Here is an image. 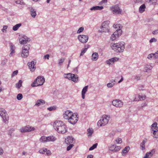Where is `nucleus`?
I'll list each match as a JSON object with an SVG mask.
<instances>
[{
    "instance_id": "f257e3e1",
    "label": "nucleus",
    "mask_w": 158,
    "mask_h": 158,
    "mask_svg": "<svg viewBox=\"0 0 158 158\" xmlns=\"http://www.w3.org/2000/svg\"><path fill=\"white\" fill-rule=\"evenodd\" d=\"M53 126L55 130L60 133H65L67 131L66 126L63 122L60 121H56L54 123Z\"/></svg>"
},
{
    "instance_id": "f03ea898",
    "label": "nucleus",
    "mask_w": 158,
    "mask_h": 158,
    "mask_svg": "<svg viewBox=\"0 0 158 158\" xmlns=\"http://www.w3.org/2000/svg\"><path fill=\"white\" fill-rule=\"evenodd\" d=\"M125 43L122 42L117 44H114L111 47L113 50L117 52H123L125 48Z\"/></svg>"
},
{
    "instance_id": "7ed1b4c3",
    "label": "nucleus",
    "mask_w": 158,
    "mask_h": 158,
    "mask_svg": "<svg viewBox=\"0 0 158 158\" xmlns=\"http://www.w3.org/2000/svg\"><path fill=\"white\" fill-rule=\"evenodd\" d=\"M121 25L120 24H114L113 27L114 28H117L119 27V29H118L116 31H115L110 37V39L111 40L113 41L115 40L118 38L119 35H120L122 34V30L120 29Z\"/></svg>"
},
{
    "instance_id": "20e7f679",
    "label": "nucleus",
    "mask_w": 158,
    "mask_h": 158,
    "mask_svg": "<svg viewBox=\"0 0 158 158\" xmlns=\"http://www.w3.org/2000/svg\"><path fill=\"white\" fill-rule=\"evenodd\" d=\"M45 81L44 77L42 76H39L34 81V82L32 83L31 86L32 87L42 85Z\"/></svg>"
},
{
    "instance_id": "39448f33",
    "label": "nucleus",
    "mask_w": 158,
    "mask_h": 158,
    "mask_svg": "<svg viewBox=\"0 0 158 158\" xmlns=\"http://www.w3.org/2000/svg\"><path fill=\"white\" fill-rule=\"evenodd\" d=\"M30 48V45L29 44L23 45L21 53L22 57L24 58H26L28 56Z\"/></svg>"
},
{
    "instance_id": "423d86ee",
    "label": "nucleus",
    "mask_w": 158,
    "mask_h": 158,
    "mask_svg": "<svg viewBox=\"0 0 158 158\" xmlns=\"http://www.w3.org/2000/svg\"><path fill=\"white\" fill-rule=\"evenodd\" d=\"M0 115L2 118L3 121L5 123H8V116L6 110L3 108H0Z\"/></svg>"
},
{
    "instance_id": "0eeeda50",
    "label": "nucleus",
    "mask_w": 158,
    "mask_h": 158,
    "mask_svg": "<svg viewBox=\"0 0 158 158\" xmlns=\"http://www.w3.org/2000/svg\"><path fill=\"white\" fill-rule=\"evenodd\" d=\"M109 23L110 22L108 21H105L102 23L101 27L102 32H106L109 31Z\"/></svg>"
},
{
    "instance_id": "6e6552de",
    "label": "nucleus",
    "mask_w": 158,
    "mask_h": 158,
    "mask_svg": "<svg viewBox=\"0 0 158 158\" xmlns=\"http://www.w3.org/2000/svg\"><path fill=\"white\" fill-rule=\"evenodd\" d=\"M78 116L77 114H73L68 119L69 122L72 124H75L78 120Z\"/></svg>"
},
{
    "instance_id": "1a4fd4ad",
    "label": "nucleus",
    "mask_w": 158,
    "mask_h": 158,
    "mask_svg": "<svg viewBox=\"0 0 158 158\" xmlns=\"http://www.w3.org/2000/svg\"><path fill=\"white\" fill-rule=\"evenodd\" d=\"M77 38L81 42L84 44L87 42L89 37L87 35H81L78 36Z\"/></svg>"
},
{
    "instance_id": "9d476101",
    "label": "nucleus",
    "mask_w": 158,
    "mask_h": 158,
    "mask_svg": "<svg viewBox=\"0 0 158 158\" xmlns=\"http://www.w3.org/2000/svg\"><path fill=\"white\" fill-rule=\"evenodd\" d=\"M112 104L117 107H121L123 105V102L119 99H116L112 102Z\"/></svg>"
},
{
    "instance_id": "9b49d317",
    "label": "nucleus",
    "mask_w": 158,
    "mask_h": 158,
    "mask_svg": "<svg viewBox=\"0 0 158 158\" xmlns=\"http://www.w3.org/2000/svg\"><path fill=\"white\" fill-rule=\"evenodd\" d=\"M36 64V60L32 61L31 62H28L27 65L30 70L31 72H34L36 69L35 64Z\"/></svg>"
},
{
    "instance_id": "f8f14e48",
    "label": "nucleus",
    "mask_w": 158,
    "mask_h": 158,
    "mask_svg": "<svg viewBox=\"0 0 158 158\" xmlns=\"http://www.w3.org/2000/svg\"><path fill=\"white\" fill-rule=\"evenodd\" d=\"M112 10L114 14H118L121 13L122 10L119 9L118 5H116L112 7Z\"/></svg>"
},
{
    "instance_id": "ddd939ff",
    "label": "nucleus",
    "mask_w": 158,
    "mask_h": 158,
    "mask_svg": "<svg viewBox=\"0 0 158 158\" xmlns=\"http://www.w3.org/2000/svg\"><path fill=\"white\" fill-rule=\"evenodd\" d=\"M35 130V128L31 127L29 126H27L24 127L20 129V131L22 132H29L32 131H34Z\"/></svg>"
},
{
    "instance_id": "4468645a",
    "label": "nucleus",
    "mask_w": 158,
    "mask_h": 158,
    "mask_svg": "<svg viewBox=\"0 0 158 158\" xmlns=\"http://www.w3.org/2000/svg\"><path fill=\"white\" fill-rule=\"evenodd\" d=\"M73 114V113L71 111L67 110L63 114V116L64 119L68 120Z\"/></svg>"
},
{
    "instance_id": "2eb2a0df",
    "label": "nucleus",
    "mask_w": 158,
    "mask_h": 158,
    "mask_svg": "<svg viewBox=\"0 0 158 158\" xmlns=\"http://www.w3.org/2000/svg\"><path fill=\"white\" fill-rule=\"evenodd\" d=\"M65 143L68 145L75 142L74 139L72 136H69L65 139Z\"/></svg>"
},
{
    "instance_id": "dca6fc26",
    "label": "nucleus",
    "mask_w": 158,
    "mask_h": 158,
    "mask_svg": "<svg viewBox=\"0 0 158 158\" xmlns=\"http://www.w3.org/2000/svg\"><path fill=\"white\" fill-rule=\"evenodd\" d=\"M20 44H26L27 42L30 41V39L27 36H23V37L19 40Z\"/></svg>"
},
{
    "instance_id": "f3484780",
    "label": "nucleus",
    "mask_w": 158,
    "mask_h": 158,
    "mask_svg": "<svg viewBox=\"0 0 158 158\" xmlns=\"http://www.w3.org/2000/svg\"><path fill=\"white\" fill-rule=\"evenodd\" d=\"M110 118V116L106 115H105V116L102 118V119L101 120L102 122L103 125L105 126L108 123Z\"/></svg>"
},
{
    "instance_id": "a211bd4d",
    "label": "nucleus",
    "mask_w": 158,
    "mask_h": 158,
    "mask_svg": "<svg viewBox=\"0 0 158 158\" xmlns=\"http://www.w3.org/2000/svg\"><path fill=\"white\" fill-rule=\"evenodd\" d=\"M118 59L117 57L113 58L106 60V63L107 64L109 65H112L113 64L115 61L118 60Z\"/></svg>"
},
{
    "instance_id": "6ab92c4d",
    "label": "nucleus",
    "mask_w": 158,
    "mask_h": 158,
    "mask_svg": "<svg viewBox=\"0 0 158 158\" xmlns=\"http://www.w3.org/2000/svg\"><path fill=\"white\" fill-rule=\"evenodd\" d=\"M157 124L156 122H155L152 124L151 129V133L154 132L155 131H158V127L157 126Z\"/></svg>"
},
{
    "instance_id": "aec40b11",
    "label": "nucleus",
    "mask_w": 158,
    "mask_h": 158,
    "mask_svg": "<svg viewBox=\"0 0 158 158\" xmlns=\"http://www.w3.org/2000/svg\"><path fill=\"white\" fill-rule=\"evenodd\" d=\"M29 9L31 16L35 18L36 15V10L33 7H29Z\"/></svg>"
},
{
    "instance_id": "412c9836",
    "label": "nucleus",
    "mask_w": 158,
    "mask_h": 158,
    "mask_svg": "<svg viewBox=\"0 0 158 158\" xmlns=\"http://www.w3.org/2000/svg\"><path fill=\"white\" fill-rule=\"evenodd\" d=\"M10 53L9 55V56H12L13 54L15 52V47L14 45L12 43H10Z\"/></svg>"
},
{
    "instance_id": "4be33fe9",
    "label": "nucleus",
    "mask_w": 158,
    "mask_h": 158,
    "mask_svg": "<svg viewBox=\"0 0 158 158\" xmlns=\"http://www.w3.org/2000/svg\"><path fill=\"white\" fill-rule=\"evenodd\" d=\"M72 79L71 80L75 82H77L78 81V75L76 74H72Z\"/></svg>"
},
{
    "instance_id": "5701e85b",
    "label": "nucleus",
    "mask_w": 158,
    "mask_h": 158,
    "mask_svg": "<svg viewBox=\"0 0 158 158\" xmlns=\"http://www.w3.org/2000/svg\"><path fill=\"white\" fill-rule=\"evenodd\" d=\"M45 103V101L43 99H39L36 102L35 105L39 106L40 105H42L44 104Z\"/></svg>"
},
{
    "instance_id": "b1692460",
    "label": "nucleus",
    "mask_w": 158,
    "mask_h": 158,
    "mask_svg": "<svg viewBox=\"0 0 158 158\" xmlns=\"http://www.w3.org/2000/svg\"><path fill=\"white\" fill-rule=\"evenodd\" d=\"M92 60L93 61H96L98 58V55L97 52H94L93 53L92 56Z\"/></svg>"
},
{
    "instance_id": "393cba45",
    "label": "nucleus",
    "mask_w": 158,
    "mask_h": 158,
    "mask_svg": "<svg viewBox=\"0 0 158 158\" xmlns=\"http://www.w3.org/2000/svg\"><path fill=\"white\" fill-rule=\"evenodd\" d=\"M146 6L145 4L142 5L139 8V12L140 13H143L145 11Z\"/></svg>"
},
{
    "instance_id": "a878e982",
    "label": "nucleus",
    "mask_w": 158,
    "mask_h": 158,
    "mask_svg": "<svg viewBox=\"0 0 158 158\" xmlns=\"http://www.w3.org/2000/svg\"><path fill=\"white\" fill-rule=\"evenodd\" d=\"M103 7L102 6H93L90 9L91 10H101L103 9Z\"/></svg>"
},
{
    "instance_id": "bb28decb",
    "label": "nucleus",
    "mask_w": 158,
    "mask_h": 158,
    "mask_svg": "<svg viewBox=\"0 0 158 158\" xmlns=\"http://www.w3.org/2000/svg\"><path fill=\"white\" fill-rule=\"evenodd\" d=\"M146 96L145 95H139L138 96V98L139 99H138L137 98H135L134 99V101H139L144 100L146 98Z\"/></svg>"
},
{
    "instance_id": "cd10ccee",
    "label": "nucleus",
    "mask_w": 158,
    "mask_h": 158,
    "mask_svg": "<svg viewBox=\"0 0 158 158\" xmlns=\"http://www.w3.org/2000/svg\"><path fill=\"white\" fill-rule=\"evenodd\" d=\"M72 74L71 73H69L67 74H64V78L68 79L69 80H71L72 79Z\"/></svg>"
},
{
    "instance_id": "c85d7f7f",
    "label": "nucleus",
    "mask_w": 158,
    "mask_h": 158,
    "mask_svg": "<svg viewBox=\"0 0 158 158\" xmlns=\"http://www.w3.org/2000/svg\"><path fill=\"white\" fill-rule=\"evenodd\" d=\"M56 139V138L53 136H50L47 137V142L54 141Z\"/></svg>"
},
{
    "instance_id": "c756f323",
    "label": "nucleus",
    "mask_w": 158,
    "mask_h": 158,
    "mask_svg": "<svg viewBox=\"0 0 158 158\" xmlns=\"http://www.w3.org/2000/svg\"><path fill=\"white\" fill-rule=\"evenodd\" d=\"M130 149L129 147L128 146L126 147L123 150L122 153L123 155H125V154L128 152Z\"/></svg>"
},
{
    "instance_id": "7c9ffc66",
    "label": "nucleus",
    "mask_w": 158,
    "mask_h": 158,
    "mask_svg": "<svg viewBox=\"0 0 158 158\" xmlns=\"http://www.w3.org/2000/svg\"><path fill=\"white\" fill-rule=\"evenodd\" d=\"M22 25L21 23H19L16 24L13 27V30L14 31H17L18 28Z\"/></svg>"
},
{
    "instance_id": "2f4dec72",
    "label": "nucleus",
    "mask_w": 158,
    "mask_h": 158,
    "mask_svg": "<svg viewBox=\"0 0 158 158\" xmlns=\"http://www.w3.org/2000/svg\"><path fill=\"white\" fill-rule=\"evenodd\" d=\"M146 139H145L143 140L142 142L141 143L140 146L142 148V150H143L145 149V144L146 142Z\"/></svg>"
},
{
    "instance_id": "473e14b6",
    "label": "nucleus",
    "mask_w": 158,
    "mask_h": 158,
    "mask_svg": "<svg viewBox=\"0 0 158 158\" xmlns=\"http://www.w3.org/2000/svg\"><path fill=\"white\" fill-rule=\"evenodd\" d=\"M40 141L41 142H47V137L45 136H42L40 139Z\"/></svg>"
},
{
    "instance_id": "72a5a7b5",
    "label": "nucleus",
    "mask_w": 158,
    "mask_h": 158,
    "mask_svg": "<svg viewBox=\"0 0 158 158\" xmlns=\"http://www.w3.org/2000/svg\"><path fill=\"white\" fill-rule=\"evenodd\" d=\"M152 68V67L151 66L147 65L145 67V70L146 71V72H148V71L151 70Z\"/></svg>"
},
{
    "instance_id": "f704fd0d",
    "label": "nucleus",
    "mask_w": 158,
    "mask_h": 158,
    "mask_svg": "<svg viewBox=\"0 0 158 158\" xmlns=\"http://www.w3.org/2000/svg\"><path fill=\"white\" fill-rule=\"evenodd\" d=\"M87 134L88 136H91L94 132L93 129L90 128L87 129Z\"/></svg>"
},
{
    "instance_id": "c9c22d12",
    "label": "nucleus",
    "mask_w": 158,
    "mask_h": 158,
    "mask_svg": "<svg viewBox=\"0 0 158 158\" xmlns=\"http://www.w3.org/2000/svg\"><path fill=\"white\" fill-rule=\"evenodd\" d=\"M156 53H151L148 55V58L151 59L152 57H154L155 58V56H156Z\"/></svg>"
},
{
    "instance_id": "e433bc0d",
    "label": "nucleus",
    "mask_w": 158,
    "mask_h": 158,
    "mask_svg": "<svg viewBox=\"0 0 158 158\" xmlns=\"http://www.w3.org/2000/svg\"><path fill=\"white\" fill-rule=\"evenodd\" d=\"M22 82L21 80H19V81L18 83H17L16 84V87L18 88V89L20 88L22 85Z\"/></svg>"
},
{
    "instance_id": "4c0bfd02",
    "label": "nucleus",
    "mask_w": 158,
    "mask_h": 158,
    "mask_svg": "<svg viewBox=\"0 0 158 158\" xmlns=\"http://www.w3.org/2000/svg\"><path fill=\"white\" fill-rule=\"evenodd\" d=\"M88 87V85H86V86H85L83 88V89L82 90L81 93L85 94L86 93V91L87 90Z\"/></svg>"
},
{
    "instance_id": "58836bf2",
    "label": "nucleus",
    "mask_w": 158,
    "mask_h": 158,
    "mask_svg": "<svg viewBox=\"0 0 158 158\" xmlns=\"http://www.w3.org/2000/svg\"><path fill=\"white\" fill-rule=\"evenodd\" d=\"M15 2L18 4L20 5H25V3L23 2L22 0H17L15 1Z\"/></svg>"
},
{
    "instance_id": "ea45409f",
    "label": "nucleus",
    "mask_w": 158,
    "mask_h": 158,
    "mask_svg": "<svg viewBox=\"0 0 158 158\" xmlns=\"http://www.w3.org/2000/svg\"><path fill=\"white\" fill-rule=\"evenodd\" d=\"M47 149L46 148H44L42 149H41L39 151V152L40 153L42 154H44L47 151Z\"/></svg>"
},
{
    "instance_id": "a19ab883",
    "label": "nucleus",
    "mask_w": 158,
    "mask_h": 158,
    "mask_svg": "<svg viewBox=\"0 0 158 158\" xmlns=\"http://www.w3.org/2000/svg\"><path fill=\"white\" fill-rule=\"evenodd\" d=\"M97 145H98L97 143H96L95 144H93V146L92 147H90L89 148V151H91V150H94V149H95V148H96L97 147Z\"/></svg>"
},
{
    "instance_id": "79ce46f5",
    "label": "nucleus",
    "mask_w": 158,
    "mask_h": 158,
    "mask_svg": "<svg viewBox=\"0 0 158 158\" xmlns=\"http://www.w3.org/2000/svg\"><path fill=\"white\" fill-rule=\"evenodd\" d=\"M153 136L156 138H158V131H154V132H153Z\"/></svg>"
},
{
    "instance_id": "37998d69",
    "label": "nucleus",
    "mask_w": 158,
    "mask_h": 158,
    "mask_svg": "<svg viewBox=\"0 0 158 158\" xmlns=\"http://www.w3.org/2000/svg\"><path fill=\"white\" fill-rule=\"evenodd\" d=\"M7 62V60L6 59H4L2 61V63H1V65L2 66H3Z\"/></svg>"
},
{
    "instance_id": "c03bdc74",
    "label": "nucleus",
    "mask_w": 158,
    "mask_h": 158,
    "mask_svg": "<svg viewBox=\"0 0 158 158\" xmlns=\"http://www.w3.org/2000/svg\"><path fill=\"white\" fill-rule=\"evenodd\" d=\"M155 151L154 149H153L151 150L149 152H148V154H149L150 155L151 157L155 153Z\"/></svg>"
},
{
    "instance_id": "a18cd8bd",
    "label": "nucleus",
    "mask_w": 158,
    "mask_h": 158,
    "mask_svg": "<svg viewBox=\"0 0 158 158\" xmlns=\"http://www.w3.org/2000/svg\"><path fill=\"white\" fill-rule=\"evenodd\" d=\"M23 98V95L21 94H18L17 96V99L19 100H21Z\"/></svg>"
},
{
    "instance_id": "49530a36",
    "label": "nucleus",
    "mask_w": 158,
    "mask_h": 158,
    "mask_svg": "<svg viewBox=\"0 0 158 158\" xmlns=\"http://www.w3.org/2000/svg\"><path fill=\"white\" fill-rule=\"evenodd\" d=\"M69 144V145L68 146L67 148V151H69L70 150L72 147L74 146V145L73 144Z\"/></svg>"
},
{
    "instance_id": "de8ad7c7",
    "label": "nucleus",
    "mask_w": 158,
    "mask_h": 158,
    "mask_svg": "<svg viewBox=\"0 0 158 158\" xmlns=\"http://www.w3.org/2000/svg\"><path fill=\"white\" fill-rule=\"evenodd\" d=\"M114 152H117L120 149H121V147L120 146H116L115 145V147H114Z\"/></svg>"
},
{
    "instance_id": "09e8293b",
    "label": "nucleus",
    "mask_w": 158,
    "mask_h": 158,
    "mask_svg": "<svg viewBox=\"0 0 158 158\" xmlns=\"http://www.w3.org/2000/svg\"><path fill=\"white\" fill-rule=\"evenodd\" d=\"M84 27H80L78 30L77 32V33L80 34L84 30Z\"/></svg>"
},
{
    "instance_id": "8fccbe9b",
    "label": "nucleus",
    "mask_w": 158,
    "mask_h": 158,
    "mask_svg": "<svg viewBox=\"0 0 158 158\" xmlns=\"http://www.w3.org/2000/svg\"><path fill=\"white\" fill-rule=\"evenodd\" d=\"M86 48L82 49L81 51V52L80 54V56H83L84 54L86 52Z\"/></svg>"
},
{
    "instance_id": "3c124183",
    "label": "nucleus",
    "mask_w": 158,
    "mask_h": 158,
    "mask_svg": "<svg viewBox=\"0 0 158 158\" xmlns=\"http://www.w3.org/2000/svg\"><path fill=\"white\" fill-rule=\"evenodd\" d=\"M64 58H61L59 61L58 65H61V64L64 62Z\"/></svg>"
},
{
    "instance_id": "603ef678",
    "label": "nucleus",
    "mask_w": 158,
    "mask_h": 158,
    "mask_svg": "<svg viewBox=\"0 0 158 158\" xmlns=\"http://www.w3.org/2000/svg\"><path fill=\"white\" fill-rule=\"evenodd\" d=\"M56 109V107L55 106H53L52 107H50L48 108L47 109L49 111H51L53 110H55Z\"/></svg>"
},
{
    "instance_id": "864d4df0",
    "label": "nucleus",
    "mask_w": 158,
    "mask_h": 158,
    "mask_svg": "<svg viewBox=\"0 0 158 158\" xmlns=\"http://www.w3.org/2000/svg\"><path fill=\"white\" fill-rule=\"evenodd\" d=\"M97 125L98 126H104L103 125V124L102 123V120L100 119V120L98 121L97 123Z\"/></svg>"
},
{
    "instance_id": "5fc2aeb1",
    "label": "nucleus",
    "mask_w": 158,
    "mask_h": 158,
    "mask_svg": "<svg viewBox=\"0 0 158 158\" xmlns=\"http://www.w3.org/2000/svg\"><path fill=\"white\" fill-rule=\"evenodd\" d=\"M7 26H4L3 27V28L2 30V31L4 32H6V29H7Z\"/></svg>"
},
{
    "instance_id": "6e6d98bb",
    "label": "nucleus",
    "mask_w": 158,
    "mask_h": 158,
    "mask_svg": "<svg viewBox=\"0 0 158 158\" xmlns=\"http://www.w3.org/2000/svg\"><path fill=\"white\" fill-rule=\"evenodd\" d=\"M114 147H115V145H113L110 147L109 148V149L110 150L114 152Z\"/></svg>"
},
{
    "instance_id": "4d7b16f0",
    "label": "nucleus",
    "mask_w": 158,
    "mask_h": 158,
    "mask_svg": "<svg viewBox=\"0 0 158 158\" xmlns=\"http://www.w3.org/2000/svg\"><path fill=\"white\" fill-rule=\"evenodd\" d=\"M157 41V40L154 38H153L151 39L150 40L149 42L150 43H152L153 42H156Z\"/></svg>"
},
{
    "instance_id": "13d9d810",
    "label": "nucleus",
    "mask_w": 158,
    "mask_h": 158,
    "mask_svg": "<svg viewBox=\"0 0 158 158\" xmlns=\"http://www.w3.org/2000/svg\"><path fill=\"white\" fill-rule=\"evenodd\" d=\"M116 141L117 143H121L122 142V139L120 138H118Z\"/></svg>"
},
{
    "instance_id": "bf43d9fd",
    "label": "nucleus",
    "mask_w": 158,
    "mask_h": 158,
    "mask_svg": "<svg viewBox=\"0 0 158 158\" xmlns=\"http://www.w3.org/2000/svg\"><path fill=\"white\" fill-rule=\"evenodd\" d=\"M18 70L14 71L12 74V77H14L15 75H16L18 73Z\"/></svg>"
},
{
    "instance_id": "052dcab7",
    "label": "nucleus",
    "mask_w": 158,
    "mask_h": 158,
    "mask_svg": "<svg viewBox=\"0 0 158 158\" xmlns=\"http://www.w3.org/2000/svg\"><path fill=\"white\" fill-rule=\"evenodd\" d=\"M114 84V83H113V84L111 83H109L107 84V86L108 88H111L113 87Z\"/></svg>"
},
{
    "instance_id": "680f3d73",
    "label": "nucleus",
    "mask_w": 158,
    "mask_h": 158,
    "mask_svg": "<svg viewBox=\"0 0 158 158\" xmlns=\"http://www.w3.org/2000/svg\"><path fill=\"white\" fill-rule=\"evenodd\" d=\"M140 76L138 75H136L134 76V79H135L136 80H139L140 79Z\"/></svg>"
},
{
    "instance_id": "e2e57ef3",
    "label": "nucleus",
    "mask_w": 158,
    "mask_h": 158,
    "mask_svg": "<svg viewBox=\"0 0 158 158\" xmlns=\"http://www.w3.org/2000/svg\"><path fill=\"white\" fill-rule=\"evenodd\" d=\"M49 56H50L49 54H46L44 56V59H47L48 60Z\"/></svg>"
},
{
    "instance_id": "0e129e2a",
    "label": "nucleus",
    "mask_w": 158,
    "mask_h": 158,
    "mask_svg": "<svg viewBox=\"0 0 158 158\" xmlns=\"http://www.w3.org/2000/svg\"><path fill=\"white\" fill-rule=\"evenodd\" d=\"M46 154L48 156L50 155L51 154V151L50 150H47V151H46Z\"/></svg>"
},
{
    "instance_id": "69168bd1",
    "label": "nucleus",
    "mask_w": 158,
    "mask_h": 158,
    "mask_svg": "<svg viewBox=\"0 0 158 158\" xmlns=\"http://www.w3.org/2000/svg\"><path fill=\"white\" fill-rule=\"evenodd\" d=\"M152 33L154 35L156 34L157 33H158V30H156L153 31L152 32Z\"/></svg>"
},
{
    "instance_id": "338daca9",
    "label": "nucleus",
    "mask_w": 158,
    "mask_h": 158,
    "mask_svg": "<svg viewBox=\"0 0 158 158\" xmlns=\"http://www.w3.org/2000/svg\"><path fill=\"white\" fill-rule=\"evenodd\" d=\"M3 153V151L2 148H0V155L2 154Z\"/></svg>"
},
{
    "instance_id": "774afa93",
    "label": "nucleus",
    "mask_w": 158,
    "mask_h": 158,
    "mask_svg": "<svg viewBox=\"0 0 158 158\" xmlns=\"http://www.w3.org/2000/svg\"><path fill=\"white\" fill-rule=\"evenodd\" d=\"M93 156L92 155H90L88 156L87 158H93Z\"/></svg>"
}]
</instances>
